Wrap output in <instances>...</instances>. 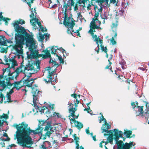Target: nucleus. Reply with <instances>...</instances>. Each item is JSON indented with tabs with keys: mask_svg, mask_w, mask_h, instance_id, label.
Segmentation results:
<instances>
[{
	"mask_svg": "<svg viewBox=\"0 0 149 149\" xmlns=\"http://www.w3.org/2000/svg\"><path fill=\"white\" fill-rule=\"evenodd\" d=\"M25 23V21L22 19L15 20L13 23L14 29L17 32L15 34V44L12 46V52L16 54H21L23 53L22 48L26 40V45L29 47V52H27L28 58H34L37 57L38 54L37 49V43L32 35L26 33L25 38L23 35L19 33H23L25 29L23 27L19 25Z\"/></svg>",
	"mask_w": 149,
	"mask_h": 149,
	"instance_id": "nucleus-1",
	"label": "nucleus"
},
{
	"mask_svg": "<svg viewBox=\"0 0 149 149\" xmlns=\"http://www.w3.org/2000/svg\"><path fill=\"white\" fill-rule=\"evenodd\" d=\"M99 6H95L94 7V9L95 12V14L94 17L91 23L90 29L88 32L92 36V38L94 41L96 42L97 45V47L95 49V51H96L98 53L99 52V43L100 45L101 49L102 51L106 52L107 48L106 47H104L102 46V40L100 39L99 37H97L96 35H94V34L92 33L93 31V29H101L100 25L101 22L99 21L97 19V17L100 14H101L102 12V8L103 7H107L108 5V1L109 0H98Z\"/></svg>",
	"mask_w": 149,
	"mask_h": 149,
	"instance_id": "nucleus-2",
	"label": "nucleus"
},
{
	"mask_svg": "<svg viewBox=\"0 0 149 149\" xmlns=\"http://www.w3.org/2000/svg\"><path fill=\"white\" fill-rule=\"evenodd\" d=\"M28 125L25 122L17 125V130L16 134V139L20 145L26 146V144H30L32 143L31 139L29 135H33L40 132V129L38 127L35 130H31L30 128H26ZM27 147H29L26 146Z\"/></svg>",
	"mask_w": 149,
	"mask_h": 149,
	"instance_id": "nucleus-3",
	"label": "nucleus"
},
{
	"mask_svg": "<svg viewBox=\"0 0 149 149\" xmlns=\"http://www.w3.org/2000/svg\"><path fill=\"white\" fill-rule=\"evenodd\" d=\"M50 64L51 65H53L51 68L50 67H47L45 68V70H46L48 74L47 77V79H44V80L46 82L49 83L52 81L54 82L55 79L53 80L54 78L52 79V75L55 72H60V70H57L58 69V65L56 63V62L52 59H50L49 61Z\"/></svg>",
	"mask_w": 149,
	"mask_h": 149,
	"instance_id": "nucleus-4",
	"label": "nucleus"
},
{
	"mask_svg": "<svg viewBox=\"0 0 149 149\" xmlns=\"http://www.w3.org/2000/svg\"><path fill=\"white\" fill-rule=\"evenodd\" d=\"M69 107V112L70 115L69 116L70 122L71 124L73 123L78 128H81L82 127L83 125L81 123H79L75 120V119L78 117V116L75 115V113L77 111V109L73 108V104L70 102H69L68 104Z\"/></svg>",
	"mask_w": 149,
	"mask_h": 149,
	"instance_id": "nucleus-5",
	"label": "nucleus"
},
{
	"mask_svg": "<svg viewBox=\"0 0 149 149\" xmlns=\"http://www.w3.org/2000/svg\"><path fill=\"white\" fill-rule=\"evenodd\" d=\"M64 15L65 16L63 23L65 26L68 28V33L72 35L73 33H75L76 32H79L77 30H73V27L75 24L73 22V19L71 17H69L65 13Z\"/></svg>",
	"mask_w": 149,
	"mask_h": 149,
	"instance_id": "nucleus-6",
	"label": "nucleus"
},
{
	"mask_svg": "<svg viewBox=\"0 0 149 149\" xmlns=\"http://www.w3.org/2000/svg\"><path fill=\"white\" fill-rule=\"evenodd\" d=\"M31 14L30 15V17L31 18L30 22L32 25L33 26V28L36 29H38V27H38L40 28V30L42 31H46V29H45L41 25V23L38 21L39 20L38 19L36 18V14L35 12V9L33 10V8L31 9Z\"/></svg>",
	"mask_w": 149,
	"mask_h": 149,
	"instance_id": "nucleus-7",
	"label": "nucleus"
},
{
	"mask_svg": "<svg viewBox=\"0 0 149 149\" xmlns=\"http://www.w3.org/2000/svg\"><path fill=\"white\" fill-rule=\"evenodd\" d=\"M40 123L42 126H45V128L44 130L46 131L45 133L46 135L48 137H49L50 135L54 132V129L51 126V123L50 121L48 120H46L45 121L41 122Z\"/></svg>",
	"mask_w": 149,
	"mask_h": 149,
	"instance_id": "nucleus-8",
	"label": "nucleus"
},
{
	"mask_svg": "<svg viewBox=\"0 0 149 149\" xmlns=\"http://www.w3.org/2000/svg\"><path fill=\"white\" fill-rule=\"evenodd\" d=\"M40 63V61H37L34 63L33 65H31L29 63L26 65V67L24 68V70L30 71H32L33 70H34V71H38L40 69L39 65Z\"/></svg>",
	"mask_w": 149,
	"mask_h": 149,
	"instance_id": "nucleus-9",
	"label": "nucleus"
},
{
	"mask_svg": "<svg viewBox=\"0 0 149 149\" xmlns=\"http://www.w3.org/2000/svg\"><path fill=\"white\" fill-rule=\"evenodd\" d=\"M118 17L117 15H116V19H114L113 20L112 22L111 26V29L112 31V34L114 36L115 38L117 36V33L116 32V29L118 26V21L117 19Z\"/></svg>",
	"mask_w": 149,
	"mask_h": 149,
	"instance_id": "nucleus-10",
	"label": "nucleus"
},
{
	"mask_svg": "<svg viewBox=\"0 0 149 149\" xmlns=\"http://www.w3.org/2000/svg\"><path fill=\"white\" fill-rule=\"evenodd\" d=\"M26 81H28L27 82L28 83L27 86L29 87H31L32 93H33V92L35 93L36 92V93H38V91L37 86L34 85L32 86V84L34 82V81L33 79H27Z\"/></svg>",
	"mask_w": 149,
	"mask_h": 149,
	"instance_id": "nucleus-11",
	"label": "nucleus"
},
{
	"mask_svg": "<svg viewBox=\"0 0 149 149\" xmlns=\"http://www.w3.org/2000/svg\"><path fill=\"white\" fill-rule=\"evenodd\" d=\"M38 93H36V92L35 93L33 92V93H32L33 97V105L35 108H38V106L37 104V103L38 102V98L39 96L38 94Z\"/></svg>",
	"mask_w": 149,
	"mask_h": 149,
	"instance_id": "nucleus-12",
	"label": "nucleus"
},
{
	"mask_svg": "<svg viewBox=\"0 0 149 149\" xmlns=\"http://www.w3.org/2000/svg\"><path fill=\"white\" fill-rule=\"evenodd\" d=\"M57 49H58L61 51V52H62V53H64V52H65V50L61 47H60L58 48V47H57L54 46L53 47L51 48V53L52 54H54V55H56V56H58L57 54L56 53Z\"/></svg>",
	"mask_w": 149,
	"mask_h": 149,
	"instance_id": "nucleus-13",
	"label": "nucleus"
},
{
	"mask_svg": "<svg viewBox=\"0 0 149 149\" xmlns=\"http://www.w3.org/2000/svg\"><path fill=\"white\" fill-rule=\"evenodd\" d=\"M103 131L102 132H107V133H109L110 134L111 133V134H110L109 136L108 137L107 139V140L111 144H112L113 143V135L112 133V131L110 130V131H108V130H107L106 129H102Z\"/></svg>",
	"mask_w": 149,
	"mask_h": 149,
	"instance_id": "nucleus-14",
	"label": "nucleus"
},
{
	"mask_svg": "<svg viewBox=\"0 0 149 149\" xmlns=\"http://www.w3.org/2000/svg\"><path fill=\"white\" fill-rule=\"evenodd\" d=\"M114 135L116 136V141H118L119 137H122L123 133L121 131H118V130L116 129L114 130Z\"/></svg>",
	"mask_w": 149,
	"mask_h": 149,
	"instance_id": "nucleus-15",
	"label": "nucleus"
},
{
	"mask_svg": "<svg viewBox=\"0 0 149 149\" xmlns=\"http://www.w3.org/2000/svg\"><path fill=\"white\" fill-rule=\"evenodd\" d=\"M143 107L137 106L134 110L136 111V116H139L140 115L143 113Z\"/></svg>",
	"mask_w": 149,
	"mask_h": 149,
	"instance_id": "nucleus-16",
	"label": "nucleus"
},
{
	"mask_svg": "<svg viewBox=\"0 0 149 149\" xmlns=\"http://www.w3.org/2000/svg\"><path fill=\"white\" fill-rule=\"evenodd\" d=\"M6 64L8 65V67L10 68H13L14 66L17 65L16 61L14 59L10 60L9 63H7Z\"/></svg>",
	"mask_w": 149,
	"mask_h": 149,
	"instance_id": "nucleus-17",
	"label": "nucleus"
},
{
	"mask_svg": "<svg viewBox=\"0 0 149 149\" xmlns=\"http://www.w3.org/2000/svg\"><path fill=\"white\" fill-rule=\"evenodd\" d=\"M36 109H38L40 111L41 113H43L45 111V112L47 113H49V111H47V109L46 107H39L38 106V108H35Z\"/></svg>",
	"mask_w": 149,
	"mask_h": 149,
	"instance_id": "nucleus-18",
	"label": "nucleus"
},
{
	"mask_svg": "<svg viewBox=\"0 0 149 149\" xmlns=\"http://www.w3.org/2000/svg\"><path fill=\"white\" fill-rule=\"evenodd\" d=\"M32 71H28L26 70H24L23 72L24 73L25 77H26L27 78H29L31 76L33 72Z\"/></svg>",
	"mask_w": 149,
	"mask_h": 149,
	"instance_id": "nucleus-19",
	"label": "nucleus"
},
{
	"mask_svg": "<svg viewBox=\"0 0 149 149\" xmlns=\"http://www.w3.org/2000/svg\"><path fill=\"white\" fill-rule=\"evenodd\" d=\"M74 140H75V141L76 142V144L77 145L76 146V148L77 149H84L83 147H80V148H79V145L78 144V140L79 138L78 137H77L75 136H74Z\"/></svg>",
	"mask_w": 149,
	"mask_h": 149,
	"instance_id": "nucleus-20",
	"label": "nucleus"
},
{
	"mask_svg": "<svg viewBox=\"0 0 149 149\" xmlns=\"http://www.w3.org/2000/svg\"><path fill=\"white\" fill-rule=\"evenodd\" d=\"M4 36H0V44L2 45H6L7 43Z\"/></svg>",
	"mask_w": 149,
	"mask_h": 149,
	"instance_id": "nucleus-21",
	"label": "nucleus"
},
{
	"mask_svg": "<svg viewBox=\"0 0 149 149\" xmlns=\"http://www.w3.org/2000/svg\"><path fill=\"white\" fill-rule=\"evenodd\" d=\"M117 149H122L123 146V142L121 141H116Z\"/></svg>",
	"mask_w": 149,
	"mask_h": 149,
	"instance_id": "nucleus-22",
	"label": "nucleus"
},
{
	"mask_svg": "<svg viewBox=\"0 0 149 149\" xmlns=\"http://www.w3.org/2000/svg\"><path fill=\"white\" fill-rule=\"evenodd\" d=\"M132 145L133 146L134 145L133 144V143L132 142L129 143H126L124 145H123L122 149H129Z\"/></svg>",
	"mask_w": 149,
	"mask_h": 149,
	"instance_id": "nucleus-23",
	"label": "nucleus"
},
{
	"mask_svg": "<svg viewBox=\"0 0 149 149\" xmlns=\"http://www.w3.org/2000/svg\"><path fill=\"white\" fill-rule=\"evenodd\" d=\"M44 37V35H42L40 32H39L38 34L37 35V38L39 41L42 42L43 40Z\"/></svg>",
	"mask_w": 149,
	"mask_h": 149,
	"instance_id": "nucleus-24",
	"label": "nucleus"
},
{
	"mask_svg": "<svg viewBox=\"0 0 149 149\" xmlns=\"http://www.w3.org/2000/svg\"><path fill=\"white\" fill-rule=\"evenodd\" d=\"M49 116H50V115H49ZM50 116L51 117L55 118H61V116L59 113L56 112H54L53 115H51Z\"/></svg>",
	"mask_w": 149,
	"mask_h": 149,
	"instance_id": "nucleus-25",
	"label": "nucleus"
},
{
	"mask_svg": "<svg viewBox=\"0 0 149 149\" xmlns=\"http://www.w3.org/2000/svg\"><path fill=\"white\" fill-rule=\"evenodd\" d=\"M71 95L72 96H73L75 98V99L74 100V102L75 107H76L77 106V105L76 104H78L79 102V101L78 100H77L76 99L77 97L76 94H72ZM73 107L74 108V107ZM74 108H76L77 109L76 107V108L74 107Z\"/></svg>",
	"mask_w": 149,
	"mask_h": 149,
	"instance_id": "nucleus-26",
	"label": "nucleus"
},
{
	"mask_svg": "<svg viewBox=\"0 0 149 149\" xmlns=\"http://www.w3.org/2000/svg\"><path fill=\"white\" fill-rule=\"evenodd\" d=\"M24 69V66H20L17 68L15 70V72L18 74L21 72H22L23 70Z\"/></svg>",
	"mask_w": 149,
	"mask_h": 149,
	"instance_id": "nucleus-27",
	"label": "nucleus"
},
{
	"mask_svg": "<svg viewBox=\"0 0 149 149\" xmlns=\"http://www.w3.org/2000/svg\"><path fill=\"white\" fill-rule=\"evenodd\" d=\"M75 0H68V1L67 3V6L70 7L73 6Z\"/></svg>",
	"mask_w": 149,
	"mask_h": 149,
	"instance_id": "nucleus-28",
	"label": "nucleus"
},
{
	"mask_svg": "<svg viewBox=\"0 0 149 149\" xmlns=\"http://www.w3.org/2000/svg\"><path fill=\"white\" fill-rule=\"evenodd\" d=\"M148 108L147 111L143 114V115H142L143 117H144L147 120H149V113L148 112Z\"/></svg>",
	"mask_w": 149,
	"mask_h": 149,
	"instance_id": "nucleus-29",
	"label": "nucleus"
},
{
	"mask_svg": "<svg viewBox=\"0 0 149 149\" xmlns=\"http://www.w3.org/2000/svg\"><path fill=\"white\" fill-rule=\"evenodd\" d=\"M13 93V91L11 90L9 93L7 95V102H10L11 101L10 95Z\"/></svg>",
	"mask_w": 149,
	"mask_h": 149,
	"instance_id": "nucleus-30",
	"label": "nucleus"
},
{
	"mask_svg": "<svg viewBox=\"0 0 149 149\" xmlns=\"http://www.w3.org/2000/svg\"><path fill=\"white\" fill-rule=\"evenodd\" d=\"M22 82L21 81L18 82H16L15 84V87L16 88H20L22 86V85L21 84Z\"/></svg>",
	"mask_w": 149,
	"mask_h": 149,
	"instance_id": "nucleus-31",
	"label": "nucleus"
},
{
	"mask_svg": "<svg viewBox=\"0 0 149 149\" xmlns=\"http://www.w3.org/2000/svg\"><path fill=\"white\" fill-rule=\"evenodd\" d=\"M18 76V74L15 72L12 73V77H10L9 79H14V78L16 79Z\"/></svg>",
	"mask_w": 149,
	"mask_h": 149,
	"instance_id": "nucleus-32",
	"label": "nucleus"
},
{
	"mask_svg": "<svg viewBox=\"0 0 149 149\" xmlns=\"http://www.w3.org/2000/svg\"><path fill=\"white\" fill-rule=\"evenodd\" d=\"M109 16V13L108 12H105L103 16H102V18L104 19H107Z\"/></svg>",
	"mask_w": 149,
	"mask_h": 149,
	"instance_id": "nucleus-33",
	"label": "nucleus"
},
{
	"mask_svg": "<svg viewBox=\"0 0 149 149\" xmlns=\"http://www.w3.org/2000/svg\"><path fill=\"white\" fill-rule=\"evenodd\" d=\"M104 121V124L103 125V126H104L105 125H106L107 123L106 120L105 119L102 115L101 117H100V119H99V123H101L102 121Z\"/></svg>",
	"mask_w": 149,
	"mask_h": 149,
	"instance_id": "nucleus-34",
	"label": "nucleus"
},
{
	"mask_svg": "<svg viewBox=\"0 0 149 149\" xmlns=\"http://www.w3.org/2000/svg\"><path fill=\"white\" fill-rule=\"evenodd\" d=\"M2 13L1 12L0 13V18L1 19H0L1 20H3L4 21H6L7 20H9V19L7 18H4L3 17V16L2 15Z\"/></svg>",
	"mask_w": 149,
	"mask_h": 149,
	"instance_id": "nucleus-35",
	"label": "nucleus"
},
{
	"mask_svg": "<svg viewBox=\"0 0 149 149\" xmlns=\"http://www.w3.org/2000/svg\"><path fill=\"white\" fill-rule=\"evenodd\" d=\"M3 136L4 137H6L7 138L5 139H2V140L3 141H9L10 140V139L8 137L7 134L6 133H4L3 134Z\"/></svg>",
	"mask_w": 149,
	"mask_h": 149,
	"instance_id": "nucleus-36",
	"label": "nucleus"
},
{
	"mask_svg": "<svg viewBox=\"0 0 149 149\" xmlns=\"http://www.w3.org/2000/svg\"><path fill=\"white\" fill-rule=\"evenodd\" d=\"M132 132L131 131H126L124 132V134L126 135L128 137L131 134Z\"/></svg>",
	"mask_w": 149,
	"mask_h": 149,
	"instance_id": "nucleus-37",
	"label": "nucleus"
},
{
	"mask_svg": "<svg viewBox=\"0 0 149 149\" xmlns=\"http://www.w3.org/2000/svg\"><path fill=\"white\" fill-rule=\"evenodd\" d=\"M61 125L60 123H59L57 125H56L54 127L56 130L61 129Z\"/></svg>",
	"mask_w": 149,
	"mask_h": 149,
	"instance_id": "nucleus-38",
	"label": "nucleus"
},
{
	"mask_svg": "<svg viewBox=\"0 0 149 149\" xmlns=\"http://www.w3.org/2000/svg\"><path fill=\"white\" fill-rule=\"evenodd\" d=\"M6 85L5 84V82L3 81L0 80V86L2 87L3 88H4L5 87Z\"/></svg>",
	"mask_w": 149,
	"mask_h": 149,
	"instance_id": "nucleus-39",
	"label": "nucleus"
},
{
	"mask_svg": "<svg viewBox=\"0 0 149 149\" xmlns=\"http://www.w3.org/2000/svg\"><path fill=\"white\" fill-rule=\"evenodd\" d=\"M88 0H79L78 3L80 4L83 3L84 5L85 2L87 1Z\"/></svg>",
	"mask_w": 149,
	"mask_h": 149,
	"instance_id": "nucleus-40",
	"label": "nucleus"
},
{
	"mask_svg": "<svg viewBox=\"0 0 149 149\" xmlns=\"http://www.w3.org/2000/svg\"><path fill=\"white\" fill-rule=\"evenodd\" d=\"M54 105L53 104H51L49 105H47L46 107L48 111H49V110L50 109H53L54 108Z\"/></svg>",
	"mask_w": 149,
	"mask_h": 149,
	"instance_id": "nucleus-41",
	"label": "nucleus"
},
{
	"mask_svg": "<svg viewBox=\"0 0 149 149\" xmlns=\"http://www.w3.org/2000/svg\"><path fill=\"white\" fill-rule=\"evenodd\" d=\"M77 15H78V18L80 20L82 18V16L81 13H78Z\"/></svg>",
	"mask_w": 149,
	"mask_h": 149,
	"instance_id": "nucleus-42",
	"label": "nucleus"
},
{
	"mask_svg": "<svg viewBox=\"0 0 149 149\" xmlns=\"http://www.w3.org/2000/svg\"><path fill=\"white\" fill-rule=\"evenodd\" d=\"M34 0H25V1L29 5V4L30 3H32L33 2V1Z\"/></svg>",
	"mask_w": 149,
	"mask_h": 149,
	"instance_id": "nucleus-43",
	"label": "nucleus"
},
{
	"mask_svg": "<svg viewBox=\"0 0 149 149\" xmlns=\"http://www.w3.org/2000/svg\"><path fill=\"white\" fill-rule=\"evenodd\" d=\"M0 118L1 119H2V118L7 119L8 118V116L6 114H3V115L1 116H0Z\"/></svg>",
	"mask_w": 149,
	"mask_h": 149,
	"instance_id": "nucleus-44",
	"label": "nucleus"
},
{
	"mask_svg": "<svg viewBox=\"0 0 149 149\" xmlns=\"http://www.w3.org/2000/svg\"><path fill=\"white\" fill-rule=\"evenodd\" d=\"M57 56L58 57V59L59 60L60 63H63V61L62 59V57L61 56H58H58Z\"/></svg>",
	"mask_w": 149,
	"mask_h": 149,
	"instance_id": "nucleus-45",
	"label": "nucleus"
},
{
	"mask_svg": "<svg viewBox=\"0 0 149 149\" xmlns=\"http://www.w3.org/2000/svg\"><path fill=\"white\" fill-rule=\"evenodd\" d=\"M111 42L113 45H115L116 44V42L114 40L113 37H112L111 39Z\"/></svg>",
	"mask_w": 149,
	"mask_h": 149,
	"instance_id": "nucleus-46",
	"label": "nucleus"
},
{
	"mask_svg": "<svg viewBox=\"0 0 149 149\" xmlns=\"http://www.w3.org/2000/svg\"><path fill=\"white\" fill-rule=\"evenodd\" d=\"M120 64H121L122 65H123L125 64V62L123 60H122L120 61Z\"/></svg>",
	"mask_w": 149,
	"mask_h": 149,
	"instance_id": "nucleus-47",
	"label": "nucleus"
},
{
	"mask_svg": "<svg viewBox=\"0 0 149 149\" xmlns=\"http://www.w3.org/2000/svg\"><path fill=\"white\" fill-rule=\"evenodd\" d=\"M44 36H45V38L46 37V40L50 37V35L48 33H46L45 34Z\"/></svg>",
	"mask_w": 149,
	"mask_h": 149,
	"instance_id": "nucleus-48",
	"label": "nucleus"
},
{
	"mask_svg": "<svg viewBox=\"0 0 149 149\" xmlns=\"http://www.w3.org/2000/svg\"><path fill=\"white\" fill-rule=\"evenodd\" d=\"M1 52H4L6 51V49H5L4 48L1 47Z\"/></svg>",
	"mask_w": 149,
	"mask_h": 149,
	"instance_id": "nucleus-49",
	"label": "nucleus"
},
{
	"mask_svg": "<svg viewBox=\"0 0 149 149\" xmlns=\"http://www.w3.org/2000/svg\"><path fill=\"white\" fill-rule=\"evenodd\" d=\"M48 142H44L43 143V145H41V146H42V147L43 148V149H46V147H44V145L46 143H48Z\"/></svg>",
	"mask_w": 149,
	"mask_h": 149,
	"instance_id": "nucleus-50",
	"label": "nucleus"
},
{
	"mask_svg": "<svg viewBox=\"0 0 149 149\" xmlns=\"http://www.w3.org/2000/svg\"><path fill=\"white\" fill-rule=\"evenodd\" d=\"M107 124L106 125H107ZM105 128H106V129H110L111 128V125H109V124H107V127L106 126H105Z\"/></svg>",
	"mask_w": 149,
	"mask_h": 149,
	"instance_id": "nucleus-51",
	"label": "nucleus"
},
{
	"mask_svg": "<svg viewBox=\"0 0 149 149\" xmlns=\"http://www.w3.org/2000/svg\"><path fill=\"white\" fill-rule=\"evenodd\" d=\"M131 105L135 109V108H136V107H137L136 106V105L134 103V102H132L131 103Z\"/></svg>",
	"mask_w": 149,
	"mask_h": 149,
	"instance_id": "nucleus-52",
	"label": "nucleus"
},
{
	"mask_svg": "<svg viewBox=\"0 0 149 149\" xmlns=\"http://www.w3.org/2000/svg\"><path fill=\"white\" fill-rule=\"evenodd\" d=\"M104 141H102L100 144V147L102 148V144L103 143H104Z\"/></svg>",
	"mask_w": 149,
	"mask_h": 149,
	"instance_id": "nucleus-53",
	"label": "nucleus"
},
{
	"mask_svg": "<svg viewBox=\"0 0 149 149\" xmlns=\"http://www.w3.org/2000/svg\"><path fill=\"white\" fill-rule=\"evenodd\" d=\"M110 2L111 3H116V0H110Z\"/></svg>",
	"mask_w": 149,
	"mask_h": 149,
	"instance_id": "nucleus-54",
	"label": "nucleus"
},
{
	"mask_svg": "<svg viewBox=\"0 0 149 149\" xmlns=\"http://www.w3.org/2000/svg\"><path fill=\"white\" fill-rule=\"evenodd\" d=\"M91 5L88 4L87 6V8L88 10H90L91 9Z\"/></svg>",
	"mask_w": 149,
	"mask_h": 149,
	"instance_id": "nucleus-55",
	"label": "nucleus"
},
{
	"mask_svg": "<svg viewBox=\"0 0 149 149\" xmlns=\"http://www.w3.org/2000/svg\"><path fill=\"white\" fill-rule=\"evenodd\" d=\"M57 6L56 4H54V5L52 6L51 7V8H55L56 7H57Z\"/></svg>",
	"mask_w": 149,
	"mask_h": 149,
	"instance_id": "nucleus-56",
	"label": "nucleus"
},
{
	"mask_svg": "<svg viewBox=\"0 0 149 149\" xmlns=\"http://www.w3.org/2000/svg\"><path fill=\"white\" fill-rule=\"evenodd\" d=\"M86 132L87 134H89V132L88 128L86 129Z\"/></svg>",
	"mask_w": 149,
	"mask_h": 149,
	"instance_id": "nucleus-57",
	"label": "nucleus"
},
{
	"mask_svg": "<svg viewBox=\"0 0 149 149\" xmlns=\"http://www.w3.org/2000/svg\"><path fill=\"white\" fill-rule=\"evenodd\" d=\"M106 68H107V69H109L111 70V71H112L111 70V67L110 66H107L106 67Z\"/></svg>",
	"mask_w": 149,
	"mask_h": 149,
	"instance_id": "nucleus-58",
	"label": "nucleus"
},
{
	"mask_svg": "<svg viewBox=\"0 0 149 149\" xmlns=\"http://www.w3.org/2000/svg\"><path fill=\"white\" fill-rule=\"evenodd\" d=\"M92 137H93V140H94V141H96V138H95V136H92Z\"/></svg>",
	"mask_w": 149,
	"mask_h": 149,
	"instance_id": "nucleus-59",
	"label": "nucleus"
},
{
	"mask_svg": "<svg viewBox=\"0 0 149 149\" xmlns=\"http://www.w3.org/2000/svg\"><path fill=\"white\" fill-rule=\"evenodd\" d=\"M140 69L142 71H144L145 69L143 68H140Z\"/></svg>",
	"mask_w": 149,
	"mask_h": 149,
	"instance_id": "nucleus-60",
	"label": "nucleus"
},
{
	"mask_svg": "<svg viewBox=\"0 0 149 149\" xmlns=\"http://www.w3.org/2000/svg\"><path fill=\"white\" fill-rule=\"evenodd\" d=\"M3 73L5 72L6 71V69H3Z\"/></svg>",
	"mask_w": 149,
	"mask_h": 149,
	"instance_id": "nucleus-61",
	"label": "nucleus"
},
{
	"mask_svg": "<svg viewBox=\"0 0 149 149\" xmlns=\"http://www.w3.org/2000/svg\"><path fill=\"white\" fill-rule=\"evenodd\" d=\"M93 31L92 32V33H93L94 34V33H93V32H95V29H93Z\"/></svg>",
	"mask_w": 149,
	"mask_h": 149,
	"instance_id": "nucleus-62",
	"label": "nucleus"
},
{
	"mask_svg": "<svg viewBox=\"0 0 149 149\" xmlns=\"http://www.w3.org/2000/svg\"><path fill=\"white\" fill-rule=\"evenodd\" d=\"M61 117H62L61 116ZM61 118L63 120H65V118H62V117H61Z\"/></svg>",
	"mask_w": 149,
	"mask_h": 149,
	"instance_id": "nucleus-63",
	"label": "nucleus"
},
{
	"mask_svg": "<svg viewBox=\"0 0 149 149\" xmlns=\"http://www.w3.org/2000/svg\"><path fill=\"white\" fill-rule=\"evenodd\" d=\"M90 134H91V136H93V133H91Z\"/></svg>",
	"mask_w": 149,
	"mask_h": 149,
	"instance_id": "nucleus-64",
	"label": "nucleus"
}]
</instances>
